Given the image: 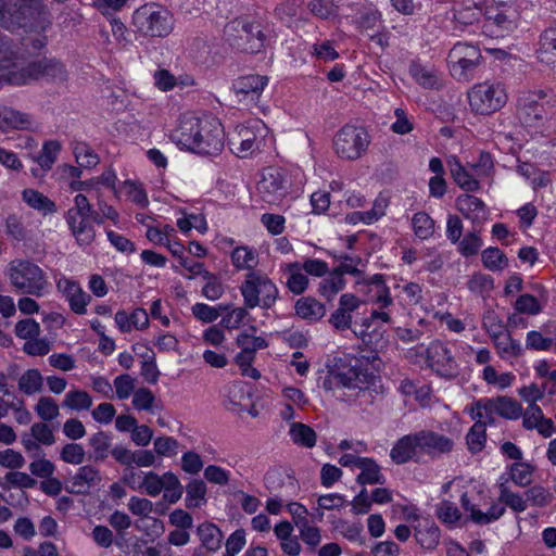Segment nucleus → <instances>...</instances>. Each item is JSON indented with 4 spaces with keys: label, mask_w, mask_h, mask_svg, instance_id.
I'll list each match as a JSON object with an SVG mask.
<instances>
[{
    "label": "nucleus",
    "mask_w": 556,
    "mask_h": 556,
    "mask_svg": "<svg viewBox=\"0 0 556 556\" xmlns=\"http://www.w3.org/2000/svg\"><path fill=\"white\" fill-rule=\"evenodd\" d=\"M42 77L64 81L67 72L64 64L55 59L43 58L27 65L21 64L11 42L0 36V85L22 86Z\"/></svg>",
    "instance_id": "1"
},
{
    "label": "nucleus",
    "mask_w": 556,
    "mask_h": 556,
    "mask_svg": "<svg viewBox=\"0 0 556 556\" xmlns=\"http://www.w3.org/2000/svg\"><path fill=\"white\" fill-rule=\"evenodd\" d=\"M170 138L175 143L200 154L215 155L224 148L223 126L217 118L208 115H181Z\"/></svg>",
    "instance_id": "2"
},
{
    "label": "nucleus",
    "mask_w": 556,
    "mask_h": 556,
    "mask_svg": "<svg viewBox=\"0 0 556 556\" xmlns=\"http://www.w3.org/2000/svg\"><path fill=\"white\" fill-rule=\"evenodd\" d=\"M8 277L13 289L21 294L43 296L50 287L46 271L29 260L16 258L8 265Z\"/></svg>",
    "instance_id": "3"
},
{
    "label": "nucleus",
    "mask_w": 556,
    "mask_h": 556,
    "mask_svg": "<svg viewBox=\"0 0 556 556\" xmlns=\"http://www.w3.org/2000/svg\"><path fill=\"white\" fill-rule=\"evenodd\" d=\"M131 26L135 33L142 37L163 38L172 33L174 18L164 7L147 3L132 13Z\"/></svg>",
    "instance_id": "4"
},
{
    "label": "nucleus",
    "mask_w": 556,
    "mask_h": 556,
    "mask_svg": "<svg viewBox=\"0 0 556 556\" xmlns=\"http://www.w3.org/2000/svg\"><path fill=\"white\" fill-rule=\"evenodd\" d=\"M556 99L544 90L520 92L517 101V114L526 127H541L552 116Z\"/></svg>",
    "instance_id": "5"
},
{
    "label": "nucleus",
    "mask_w": 556,
    "mask_h": 556,
    "mask_svg": "<svg viewBox=\"0 0 556 556\" xmlns=\"http://www.w3.org/2000/svg\"><path fill=\"white\" fill-rule=\"evenodd\" d=\"M243 303L249 308L273 307L278 299V288L263 271H250L240 286Z\"/></svg>",
    "instance_id": "6"
},
{
    "label": "nucleus",
    "mask_w": 556,
    "mask_h": 556,
    "mask_svg": "<svg viewBox=\"0 0 556 556\" xmlns=\"http://www.w3.org/2000/svg\"><path fill=\"white\" fill-rule=\"evenodd\" d=\"M269 130L261 119H251L236 128L229 140L230 150L239 157L244 159L260 151Z\"/></svg>",
    "instance_id": "7"
},
{
    "label": "nucleus",
    "mask_w": 556,
    "mask_h": 556,
    "mask_svg": "<svg viewBox=\"0 0 556 556\" xmlns=\"http://www.w3.org/2000/svg\"><path fill=\"white\" fill-rule=\"evenodd\" d=\"M365 288L364 292L367 296V302L376 307L371 309L364 325L369 327L375 321L391 324L392 317L389 308L393 306V299L383 276L380 274L374 275L370 280L366 282Z\"/></svg>",
    "instance_id": "8"
},
{
    "label": "nucleus",
    "mask_w": 556,
    "mask_h": 556,
    "mask_svg": "<svg viewBox=\"0 0 556 556\" xmlns=\"http://www.w3.org/2000/svg\"><path fill=\"white\" fill-rule=\"evenodd\" d=\"M468 99L470 108L476 113L492 114L505 105L507 92L501 83H481L469 90Z\"/></svg>",
    "instance_id": "9"
},
{
    "label": "nucleus",
    "mask_w": 556,
    "mask_h": 556,
    "mask_svg": "<svg viewBox=\"0 0 556 556\" xmlns=\"http://www.w3.org/2000/svg\"><path fill=\"white\" fill-rule=\"evenodd\" d=\"M369 142V136L364 128L344 125L333 138V148L339 157L354 161L366 152Z\"/></svg>",
    "instance_id": "10"
},
{
    "label": "nucleus",
    "mask_w": 556,
    "mask_h": 556,
    "mask_svg": "<svg viewBox=\"0 0 556 556\" xmlns=\"http://www.w3.org/2000/svg\"><path fill=\"white\" fill-rule=\"evenodd\" d=\"M291 181L282 168L267 167L262 173L257 191L264 202L279 204L290 192Z\"/></svg>",
    "instance_id": "11"
},
{
    "label": "nucleus",
    "mask_w": 556,
    "mask_h": 556,
    "mask_svg": "<svg viewBox=\"0 0 556 556\" xmlns=\"http://www.w3.org/2000/svg\"><path fill=\"white\" fill-rule=\"evenodd\" d=\"M336 379L342 389L361 391L370 384L372 375L363 366L362 361L355 357L340 358L334 366Z\"/></svg>",
    "instance_id": "12"
},
{
    "label": "nucleus",
    "mask_w": 556,
    "mask_h": 556,
    "mask_svg": "<svg viewBox=\"0 0 556 556\" xmlns=\"http://www.w3.org/2000/svg\"><path fill=\"white\" fill-rule=\"evenodd\" d=\"M481 53L478 47L457 42L448 53V63L452 72L459 79H467L468 74L477 68L480 64Z\"/></svg>",
    "instance_id": "13"
},
{
    "label": "nucleus",
    "mask_w": 556,
    "mask_h": 556,
    "mask_svg": "<svg viewBox=\"0 0 556 556\" xmlns=\"http://www.w3.org/2000/svg\"><path fill=\"white\" fill-rule=\"evenodd\" d=\"M39 0H0V24L7 28L22 26L38 10Z\"/></svg>",
    "instance_id": "14"
},
{
    "label": "nucleus",
    "mask_w": 556,
    "mask_h": 556,
    "mask_svg": "<svg viewBox=\"0 0 556 556\" xmlns=\"http://www.w3.org/2000/svg\"><path fill=\"white\" fill-rule=\"evenodd\" d=\"M428 366L443 377H453L457 372V363L450 349L440 341H433L426 351Z\"/></svg>",
    "instance_id": "15"
},
{
    "label": "nucleus",
    "mask_w": 556,
    "mask_h": 556,
    "mask_svg": "<svg viewBox=\"0 0 556 556\" xmlns=\"http://www.w3.org/2000/svg\"><path fill=\"white\" fill-rule=\"evenodd\" d=\"M56 289L66 299L75 314H86L87 306L91 302V295L84 291L79 282L67 277H61L56 280Z\"/></svg>",
    "instance_id": "16"
},
{
    "label": "nucleus",
    "mask_w": 556,
    "mask_h": 556,
    "mask_svg": "<svg viewBox=\"0 0 556 556\" xmlns=\"http://www.w3.org/2000/svg\"><path fill=\"white\" fill-rule=\"evenodd\" d=\"M417 437L420 455L437 458L452 452L454 448V441L451 438L432 430L418 431Z\"/></svg>",
    "instance_id": "17"
},
{
    "label": "nucleus",
    "mask_w": 556,
    "mask_h": 556,
    "mask_svg": "<svg viewBox=\"0 0 556 556\" xmlns=\"http://www.w3.org/2000/svg\"><path fill=\"white\" fill-rule=\"evenodd\" d=\"M242 31L245 34V38L250 46L245 48L252 53L258 52L265 43L264 26L260 20L243 21L235 20L227 24L225 27V34L230 36L232 31Z\"/></svg>",
    "instance_id": "18"
},
{
    "label": "nucleus",
    "mask_w": 556,
    "mask_h": 556,
    "mask_svg": "<svg viewBox=\"0 0 556 556\" xmlns=\"http://www.w3.org/2000/svg\"><path fill=\"white\" fill-rule=\"evenodd\" d=\"M364 302L353 293H343L339 299L337 309L330 315L329 324L339 331H344L352 326V314L356 312Z\"/></svg>",
    "instance_id": "19"
},
{
    "label": "nucleus",
    "mask_w": 556,
    "mask_h": 556,
    "mask_svg": "<svg viewBox=\"0 0 556 556\" xmlns=\"http://www.w3.org/2000/svg\"><path fill=\"white\" fill-rule=\"evenodd\" d=\"M522 427L526 430H536L544 438H551L555 431V425L551 418L544 416L539 405L528 406L522 409Z\"/></svg>",
    "instance_id": "20"
},
{
    "label": "nucleus",
    "mask_w": 556,
    "mask_h": 556,
    "mask_svg": "<svg viewBox=\"0 0 556 556\" xmlns=\"http://www.w3.org/2000/svg\"><path fill=\"white\" fill-rule=\"evenodd\" d=\"M484 14L486 18L485 27H497L498 34L496 36H502L504 31H511L517 26L518 12L514 5H508L505 9L489 7Z\"/></svg>",
    "instance_id": "21"
},
{
    "label": "nucleus",
    "mask_w": 556,
    "mask_h": 556,
    "mask_svg": "<svg viewBox=\"0 0 556 556\" xmlns=\"http://www.w3.org/2000/svg\"><path fill=\"white\" fill-rule=\"evenodd\" d=\"M102 481L98 468L91 465H85L78 468L77 472L71 478L68 492L73 494H87L91 488L97 486Z\"/></svg>",
    "instance_id": "22"
},
{
    "label": "nucleus",
    "mask_w": 556,
    "mask_h": 556,
    "mask_svg": "<svg viewBox=\"0 0 556 556\" xmlns=\"http://www.w3.org/2000/svg\"><path fill=\"white\" fill-rule=\"evenodd\" d=\"M88 215L66 214L65 219L79 245H89L96 237V231Z\"/></svg>",
    "instance_id": "23"
},
{
    "label": "nucleus",
    "mask_w": 556,
    "mask_h": 556,
    "mask_svg": "<svg viewBox=\"0 0 556 556\" xmlns=\"http://www.w3.org/2000/svg\"><path fill=\"white\" fill-rule=\"evenodd\" d=\"M418 445L417 432L404 435L391 448L390 457L397 465L406 464L420 455Z\"/></svg>",
    "instance_id": "24"
},
{
    "label": "nucleus",
    "mask_w": 556,
    "mask_h": 556,
    "mask_svg": "<svg viewBox=\"0 0 556 556\" xmlns=\"http://www.w3.org/2000/svg\"><path fill=\"white\" fill-rule=\"evenodd\" d=\"M268 83V77L258 74H249L239 77L233 83V90L237 94L257 99Z\"/></svg>",
    "instance_id": "25"
},
{
    "label": "nucleus",
    "mask_w": 556,
    "mask_h": 556,
    "mask_svg": "<svg viewBox=\"0 0 556 556\" xmlns=\"http://www.w3.org/2000/svg\"><path fill=\"white\" fill-rule=\"evenodd\" d=\"M540 62L553 64L556 62V21L542 31L536 49Z\"/></svg>",
    "instance_id": "26"
},
{
    "label": "nucleus",
    "mask_w": 556,
    "mask_h": 556,
    "mask_svg": "<svg viewBox=\"0 0 556 556\" xmlns=\"http://www.w3.org/2000/svg\"><path fill=\"white\" fill-rule=\"evenodd\" d=\"M447 166L454 181L462 189L466 191H477L480 188L478 178L465 168L456 156H450L447 159Z\"/></svg>",
    "instance_id": "27"
},
{
    "label": "nucleus",
    "mask_w": 556,
    "mask_h": 556,
    "mask_svg": "<svg viewBox=\"0 0 556 556\" xmlns=\"http://www.w3.org/2000/svg\"><path fill=\"white\" fill-rule=\"evenodd\" d=\"M457 210L473 223L485 218L486 207L482 200L471 194H460L456 199Z\"/></svg>",
    "instance_id": "28"
},
{
    "label": "nucleus",
    "mask_w": 556,
    "mask_h": 556,
    "mask_svg": "<svg viewBox=\"0 0 556 556\" xmlns=\"http://www.w3.org/2000/svg\"><path fill=\"white\" fill-rule=\"evenodd\" d=\"M471 418L483 426L495 422L497 415L496 397H484L473 402L469 408Z\"/></svg>",
    "instance_id": "29"
},
{
    "label": "nucleus",
    "mask_w": 556,
    "mask_h": 556,
    "mask_svg": "<svg viewBox=\"0 0 556 556\" xmlns=\"http://www.w3.org/2000/svg\"><path fill=\"white\" fill-rule=\"evenodd\" d=\"M231 263L238 270L256 271L255 268L258 266L260 256L256 249L241 245L237 247L231 252Z\"/></svg>",
    "instance_id": "30"
},
{
    "label": "nucleus",
    "mask_w": 556,
    "mask_h": 556,
    "mask_svg": "<svg viewBox=\"0 0 556 556\" xmlns=\"http://www.w3.org/2000/svg\"><path fill=\"white\" fill-rule=\"evenodd\" d=\"M415 539L422 548L432 551L440 543V528L434 521L425 520L424 523H419L415 527Z\"/></svg>",
    "instance_id": "31"
},
{
    "label": "nucleus",
    "mask_w": 556,
    "mask_h": 556,
    "mask_svg": "<svg viewBox=\"0 0 556 556\" xmlns=\"http://www.w3.org/2000/svg\"><path fill=\"white\" fill-rule=\"evenodd\" d=\"M295 314L308 321H318L326 315V306L312 296H303L295 303Z\"/></svg>",
    "instance_id": "32"
},
{
    "label": "nucleus",
    "mask_w": 556,
    "mask_h": 556,
    "mask_svg": "<svg viewBox=\"0 0 556 556\" xmlns=\"http://www.w3.org/2000/svg\"><path fill=\"white\" fill-rule=\"evenodd\" d=\"M197 533L202 547L207 552L215 553L222 547L224 535L216 525L212 522H203L199 525Z\"/></svg>",
    "instance_id": "33"
},
{
    "label": "nucleus",
    "mask_w": 556,
    "mask_h": 556,
    "mask_svg": "<svg viewBox=\"0 0 556 556\" xmlns=\"http://www.w3.org/2000/svg\"><path fill=\"white\" fill-rule=\"evenodd\" d=\"M409 74L414 80L424 88L434 89L440 86L438 71L433 66L413 62L409 66Z\"/></svg>",
    "instance_id": "34"
},
{
    "label": "nucleus",
    "mask_w": 556,
    "mask_h": 556,
    "mask_svg": "<svg viewBox=\"0 0 556 556\" xmlns=\"http://www.w3.org/2000/svg\"><path fill=\"white\" fill-rule=\"evenodd\" d=\"M22 200L33 210L42 215H50L56 212V204L38 190L27 188L22 191Z\"/></svg>",
    "instance_id": "35"
},
{
    "label": "nucleus",
    "mask_w": 556,
    "mask_h": 556,
    "mask_svg": "<svg viewBox=\"0 0 556 556\" xmlns=\"http://www.w3.org/2000/svg\"><path fill=\"white\" fill-rule=\"evenodd\" d=\"M361 470L359 475L356 478L357 483L365 484H383L386 482V477L381 472V467L377 464L374 458L364 457L359 460Z\"/></svg>",
    "instance_id": "36"
},
{
    "label": "nucleus",
    "mask_w": 556,
    "mask_h": 556,
    "mask_svg": "<svg viewBox=\"0 0 556 556\" xmlns=\"http://www.w3.org/2000/svg\"><path fill=\"white\" fill-rule=\"evenodd\" d=\"M497 354L503 359L516 358L522 355L523 348L518 340H515L507 330L491 340Z\"/></svg>",
    "instance_id": "37"
},
{
    "label": "nucleus",
    "mask_w": 556,
    "mask_h": 556,
    "mask_svg": "<svg viewBox=\"0 0 556 556\" xmlns=\"http://www.w3.org/2000/svg\"><path fill=\"white\" fill-rule=\"evenodd\" d=\"M172 473L173 472L168 471L160 476L154 471L141 472L142 480L138 484V488L147 495L155 497L161 494L164 486L166 485L167 478L172 476Z\"/></svg>",
    "instance_id": "38"
},
{
    "label": "nucleus",
    "mask_w": 556,
    "mask_h": 556,
    "mask_svg": "<svg viewBox=\"0 0 556 556\" xmlns=\"http://www.w3.org/2000/svg\"><path fill=\"white\" fill-rule=\"evenodd\" d=\"M285 270L288 274L287 287L289 291L294 294H302L305 292L308 286V279L306 275L303 274L304 270L301 268V263H289L286 265Z\"/></svg>",
    "instance_id": "39"
},
{
    "label": "nucleus",
    "mask_w": 556,
    "mask_h": 556,
    "mask_svg": "<svg viewBox=\"0 0 556 556\" xmlns=\"http://www.w3.org/2000/svg\"><path fill=\"white\" fill-rule=\"evenodd\" d=\"M289 435L294 444L306 448L315 446L317 440L315 430L302 422H292L290 425Z\"/></svg>",
    "instance_id": "40"
},
{
    "label": "nucleus",
    "mask_w": 556,
    "mask_h": 556,
    "mask_svg": "<svg viewBox=\"0 0 556 556\" xmlns=\"http://www.w3.org/2000/svg\"><path fill=\"white\" fill-rule=\"evenodd\" d=\"M17 384L23 394L33 395L42 391L43 377L38 369H27L18 378Z\"/></svg>",
    "instance_id": "41"
},
{
    "label": "nucleus",
    "mask_w": 556,
    "mask_h": 556,
    "mask_svg": "<svg viewBox=\"0 0 556 556\" xmlns=\"http://www.w3.org/2000/svg\"><path fill=\"white\" fill-rule=\"evenodd\" d=\"M62 405L72 410H88L92 406V397L87 391L74 389L65 394Z\"/></svg>",
    "instance_id": "42"
},
{
    "label": "nucleus",
    "mask_w": 556,
    "mask_h": 556,
    "mask_svg": "<svg viewBox=\"0 0 556 556\" xmlns=\"http://www.w3.org/2000/svg\"><path fill=\"white\" fill-rule=\"evenodd\" d=\"M497 416L517 420L522 415V405L515 399L506 395L496 396Z\"/></svg>",
    "instance_id": "43"
},
{
    "label": "nucleus",
    "mask_w": 556,
    "mask_h": 556,
    "mask_svg": "<svg viewBox=\"0 0 556 556\" xmlns=\"http://www.w3.org/2000/svg\"><path fill=\"white\" fill-rule=\"evenodd\" d=\"M435 513L438 519L450 528L456 527L463 516L455 503L448 500L441 501L437 506Z\"/></svg>",
    "instance_id": "44"
},
{
    "label": "nucleus",
    "mask_w": 556,
    "mask_h": 556,
    "mask_svg": "<svg viewBox=\"0 0 556 556\" xmlns=\"http://www.w3.org/2000/svg\"><path fill=\"white\" fill-rule=\"evenodd\" d=\"M73 152L79 166L91 168L99 164L100 159L93 149L84 141H75L73 143Z\"/></svg>",
    "instance_id": "45"
},
{
    "label": "nucleus",
    "mask_w": 556,
    "mask_h": 556,
    "mask_svg": "<svg viewBox=\"0 0 556 556\" xmlns=\"http://www.w3.org/2000/svg\"><path fill=\"white\" fill-rule=\"evenodd\" d=\"M60 151L61 143L58 140L46 141L40 154L35 159V161L43 172H48L54 165Z\"/></svg>",
    "instance_id": "46"
},
{
    "label": "nucleus",
    "mask_w": 556,
    "mask_h": 556,
    "mask_svg": "<svg viewBox=\"0 0 556 556\" xmlns=\"http://www.w3.org/2000/svg\"><path fill=\"white\" fill-rule=\"evenodd\" d=\"M345 287V279L334 270L320 281L318 292L327 300H332Z\"/></svg>",
    "instance_id": "47"
},
{
    "label": "nucleus",
    "mask_w": 556,
    "mask_h": 556,
    "mask_svg": "<svg viewBox=\"0 0 556 556\" xmlns=\"http://www.w3.org/2000/svg\"><path fill=\"white\" fill-rule=\"evenodd\" d=\"M454 17L463 24H472L478 21L483 14V8L479 2L468 1V4H463L454 9Z\"/></svg>",
    "instance_id": "48"
},
{
    "label": "nucleus",
    "mask_w": 556,
    "mask_h": 556,
    "mask_svg": "<svg viewBox=\"0 0 556 556\" xmlns=\"http://www.w3.org/2000/svg\"><path fill=\"white\" fill-rule=\"evenodd\" d=\"M186 506L188 508L200 507L205 502L206 485L202 480H192L186 488Z\"/></svg>",
    "instance_id": "49"
},
{
    "label": "nucleus",
    "mask_w": 556,
    "mask_h": 556,
    "mask_svg": "<svg viewBox=\"0 0 556 556\" xmlns=\"http://www.w3.org/2000/svg\"><path fill=\"white\" fill-rule=\"evenodd\" d=\"M482 328L491 340L507 331L503 319L493 309H488L483 313Z\"/></svg>",
    "instance_id": "50"
},
{
    "label": "nucleus",
    "mask_w": 556,
    "mask_h": 556,
    "mask_svg": "<svg viewBox=\"0 0 556 556\" xmlns=\"http://www.w3.org/2000/svg\"><path fill=\"white\" fill-rule=\"evenodd\" d=\"M412 225L415 235L426 240L434 232V220L425 212H418L413 216Z\"/></svg>",
    "instance_id": "51"
},
{
    "label": "nucleus",
    "mask_w": 556,
    "mask_h": 556,
    "mask_svg": "<svg viewBox=\"0 0 556 556\" xmlns=\"http://www.w3.org/2000/svg\"><path fill=\"white\" fill-rule=\"evenodd\" d=\"M482 264L492 271L502 270L508 264L505 254L498 248H488L481 254Z\"/></svg>",
    "instance_id": "52"
},
{
    "label": "nucleus",
    "mask_w": 556,
    "mask_h": 556,
    "mask_svg": "<svg viewBox=\"0 0 556 556\" xmlns=\"http://www.w3.org/2000/svg\"><path fill=\"white\" fill-rule=\"evenodd\" d=\"M498 490L500 503L507 505L510 509L517 513H521L527 509V501L523 500L521 495L511 492L506 485V482H501L498 484Z\"/></svg>",
    "instance_id": "53"
},
{
    "label": "nucleus",
    "mask_w": 556,
    "mask_h": 556,
    "mask_svg": "<svg viewBox=\"0 0 556 556\" xmlns=\"http://www.w3.org/2000/svg\"><path fill=\"white\" fill-rule=\"evenodd\" d=\"M131 404L137 410L153 412L157 407V401L153 392L148 388H139L132 394Z\"/></svg>",
    "instance_id": "54"
},
{
    "label": "nucleus",
    "mask_w": 556,
    "mask_h": 556,
    "mask_svg": "<svg viewBox=\"0 0 556 556\" xmlns=\"http://www.w3.org/2000/svg\"><path fill=\"white\" fill-rule=\"evenodd\" d=\"M466 441L470 452H481L486 441V426L475 422L466 435Z\"/></svg>",
    "instance_id": "55"
},
{
    "label": "nucleus",
    "mask_w": 556,
    "mask_h": 556,
    "mask_svg": "<svg viewBox=\"0 0 556 556\" xmlns=\"http://www.w3.org/2000/svg\"><path fill=\"white\" fill-rule=\"evenodd\" d=\"M534 468L528 463L517 462L509 467V477L519 486L531 483Z\"/></svg>",
    "instance_id": "56"
},
{
    "label": "nucleus",
    "mask_w": 556,
    "mask_h": 556,
    "mask_svg": "<svg viewBox=\"0 0 556 556\" xmlns=\"http://www.w3.org/2000/svg\"><path fill=\"white\" fill-rule=\"evenodd\" d=\"M35 412L43 421H51L59 416L60 407L53 397L41 396L35 406Z\"/></svg>",
    "instance_id": "57"
},
{
    "label": "nucleus",
    "mask_w": 556,
    "mask_h": 556,
    "mask_svg": "<svg viewBox=\"0 0 556 556\" xmlns=\"http://www.w3.org/2000/svg\"><path fill=\"white\" fill-rule=\"evenodd\" d=\"M307 9L314 16L321 20L333 17L338 13V7L333 0H311Z\"/></svg>",
    "instance_id": "58"
},
{
    "label": "nucleus",
    "mask_w": 556,
    "mask_h": 556,
    "mask_svg": "<svg viewBox=\"0 0 556 556\" xmlns=\"http://www.w3.org/2000/svg\"><path fill=\"white\" fill-rule=\"evenodd\" d=\"M249 307L245 305L233 307L226 316L223 317L220 324L227 329H238L249 317Z\"/></svg>",
    "instance_id": "59"
},
{
    "label": "nucleus",
    "mask_w": 556,
    "mask_h": 556,
    "mask_svg": "<svg viewBox=\"0 0 556 556\" xmlns=\"http://www.w3.org/2000/svg\"><path fill=\"white\" fill-rule=\"evenodd\" d=\"M85 450L77 443L65 444L60 453V458L67 464L80 465L85 459Z\"/></svg>",
    "instance_id": "60"
},
{
    "label": "nucleus",
    "mask_w": 556,
    "mask_h": 556,
    "mask_svg": "<svg viewBox=\"0 0 556 556\" xmlns=\"http://www.w3.org/2000/svg\"><path fill=\"white\" fill-rule=\"evenodd\" d=\"M135 382V378H132L130 375L124 374L117 376L113 381L116 397L118 400H126L131 394H134V392L136 391Z\"/></svg>",
    "instance_id": "61"
},
{
    "label": "nucleus",
    "mask_w": 556,
    "mask_h": 556,
    "mask_svg": "<svg viewBox=\"0 0 556 556\" xmlns=\"http://www.w3.org/2000/svg\"><path fill=\"white\" fill-rule=\"evenodd\" d=\"M163 500L169 504L177 503L184 493V486L180 483L178 477L174 473L167 478L166 485L163 491Z\"/></svg>",
    "instance_id": "62"
},
{
    "label": "nucleus",
    "mask_w": 556,
    "mask_h": 556,
    "mask_svg": "<svg viewBox=\"0 0 556 556\" xmlns=\"http://www.w3.org/2000/svg\"><path fill=\"white\" fill-rule=\"evenodd\" d=\"M153 445L154 452L161 457H172L178 453V441L173 437H159Z\"/></svg>",
    "instance_id": "63"
},
{
    "label": "nucleus",
    "mask_w": 556,
    "mask_h": 556,
    "mask_svg": "<svg viewBox=\"0 0 556 556\" xmlns=\"http://www.w3.org/2000/svg\"><path fill=\"white\" fill-rule=\"evenodd\" d=\"M127 507L132 515L141 517V519L154 511V504L150 500L139 496H131Z\"/></svg>",
    "instance_id": "64"
}]
</instances>
